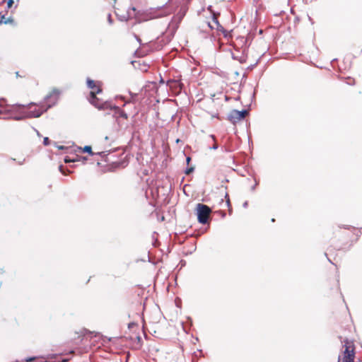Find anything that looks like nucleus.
<instances>
[{"mask_svg": "<svg viewBox=\"0 0 362 362\" xmlns=\"http://www.w3.org/2000/svg\"><path fill=\"white\" fill-rule=\"evenodd\" d=\"M343 358L341 355L338 357L337 362H354L355 358V347L354 342L349 341L348 339H345L343 341Z\"/></svg>", "mask_w": 362, "mask_h": 362, "instance_id": "f257e3e1", "label": "nucleus"}, {"mask_svg": "<svg viewBox=\"0 0 362 362\" xmlns=\"http://www.w3.org/2000/svg\"><path fill=\"white\" fill-rule=\"evenodd\" d=\"M102 93L101 88H97V90H92L90 93L88 98L89 102L98 110H107L112 109V105L107 101H102L97 96L96 94Z\"/></svg>", "mask_w": 362, "mask_h": 362, "instance_id": "f03ea898", "label": "nucleus"}, {"mask_svg": "<svg viewBox=\"0 0 362 362\" xmlns=\"http://www.w3.org/2000/svg\"><path fill=\"white\" fill-rule=\"evenodd\" d=\"M211 209L207 205L198 204L197 205V215L199 223L206 224L208 222Z\"/></svg>", "mask_w": 362, "mask_h": 362, "instance_id": "7ed1b4c3", "label": "nucleus"}, {"mask_svg": "<svg viewBox=\"0 0 362 362\" xmlns=\"http://www.w3.org/2000/svg\"><path fill=\"white\" fill-rule=\"evenodd\" d=\"M60 92L57 89H54L49 95L45 98V107L42 111V114L51 108L57 103Z\"/></svg>", "mask_w": 362, "mask_h": 362, "instance_id": "20e7f679", "label": "nucleus"}, {"mask_svg": "<svg viewBox=\"0 0 362 362\" xmlns=\"http://www.w3.org/2000/svg\"><path fill=\"white\" fill-rule=\"evenodd\" d=\"M42 115V111L37 110L35 113L32 111H23L21 112V115L19 116H16L13 117L16 120H21L25 118H33V117H39Z\"/></svg>", "mask_w": 362, "mask_h": 362, "instance_id": "39448f33", "label": "nucleus"}, {"mask_svg": "<svg viewBox=\"0 0 362 362\" xmlns=\"http://www.w3.org/2000/svg\"><path fill=\"white\" fill-rule=\"evenodd\" d=\"M228 119L233 124H235L238 122L240 121V117H238V110H231L228 116Z\"/></svg>", "mask_w": 362, "mask_h": 362, "instance_id": "423d86ee", "label": "nucleus"}, {"mask_svg": "<svg viewBox=\"0 0 362 362\" xmlns=\"http://www.w3.org/2000/svg\"><path fill=\"white\" fill-rule=\"evenodd\" d=\"M219 13L216 14L215 13H212V21L213 23L216 25L215 29L221 33H225L226 30L219 23L218 21V16Z\"/></svg>", "mask_w": 362, "mask_h": 362, "instance_id": "0eeeda50", "label": "nucleus"}, {"mask_svg": "<svg viewBox=\"0 0 362 362\" xmlns=\"http://www.w3.org/2000/svg\"><path fill=\"white\" fill-rule=\"evenodd\" d=\"M115 110V113L116 115H118V117H122L124 119H127L128 118V115L127 114L122 110L120 109V107L116 106V105H112V109L111 110Z\"/></svg>", "mask_w": 362, "mask_h": 362, "instance_id": "6e6552de", "label": "nucleus"}, {"mask_svg": "<svg viewBox=\"0 0 362 362\" xmlns=\"http://www.w3.org/2000/svg\"><path fill=\"white\" fill-rule=\"evenodd\" d=\"M232 58L235 60L238 61L241 64H243L246 62V57L243 52H242L240 54L232 53Z\"/></svg>", "mask_w": 362, "mask_h": 362, "instance_id": "1a4fd4ad", "label": "nucleus"}, {"mask_svg": "<svg viewBox=\"0 0 362 362\" xmlns=\"http://www.w3.org/2000/svg\"><path fill=\"white\" fill-rule=\"evenodd\" d=\"M156 12H159L158 14L154 16V18H160L165 16H167L170 13L169 11H167L165 8H158L156 11Z\"/></svg>", "mask_w": 362, "mask_h": 362, "instance_id": "9d476101", "label": "nucleus"}, {"mask_svg": "<svg viewBox=\"0 0 362 362\" xmlns=\"http://www.w3.org/2000/svg\"><path fill=\"white\" fill-rule=\"evenodd\" d=\"M87 86L89 88L92 89L94 91L97 90V88H100L99 86H96L95 82L93 80H91L90 78L87 79Z\"/></svg>", "mask_w": 362, "mask_h": 362, "instance_id": "9b49d317", "label": "nucleus"}, {"mask_svg": "<svg viewBox=\"0 0 362 362\" xmlns=\"http://www.w3.org/2000/svg\"><path fill=\"white\" fill-rule=\"evenodd\" d=\"M79 149L83 153H87L91 156L94 155L95 153L92 151V148L90 146H85L83 148L80 147Z\"/></svg>", "mask_w": 362, "mask_h": 362, "instance_id": "f8f14e48", "label": "nucleus"}, {"mask_svg": "<svg viewBox=\"0 0 362 362\" xmlns=\"http://www.w3.org/2000/svg\"><path fill=\"white\" fill-rule=\"evenodd\" d=\"M238 117H240V120L244 119L247 115L248 111L247 110H238Z\"/></svg>", "mask_w": 362, "mask_h": 362, "instance_id": "ddd939ff", "label": "nucleus"}, {"mask_svg": "<svg viewBox=\"0 0 362 362\" xmlns=\"http://www.w3.org/2000/svg\"><path fill=\"white\" fill-rule=\"evenodd\" d=\"M194 170V167H189V168H187L185 169V173L186 175H189L191 173H192Z\"/></svg>", "mask_w": 362, "mask_h": 362, "instance_id": "4468645a", "label": "nucleus"}, {"mask_svg": "<svg viewBox=\"0 0 362 362\" xmlns=\"http://www.w3.org/2000/svg\"><path fill=\"white\" fill-rule=\"evenodd\" d=\"M82 161L83 163H85V162L87 160V158L85 156H77L76 161Z\"/></svg>", "mask_w": 362, "mask_h": 362, "instance_id": "2eb2a0df", "label": "nucleus"}, {"mask_svg": "<svg viewBox=\"0 0 362 362\" xmlns=\"http://www.w3.org/2000/svg\"><path fill=\"white\" fill-rule=\"evenodd\" d=\"M45 107V104H40L39 108L35 109V110H31L33 112L35 113L37 110H42Z\"/></svg>", "mask_w": 362, "mask_h": 362, "instance_id": "dca6fc26", "label": "nucleus"}, {"mask_svg": "<svg viewBox=\"0 0 362 362\" xmlns=\"http://www.w3.org/2000/svg\"><path fill=\"white\" fill-rule=\"evenodd\" d=\"M206 25L207 26L211 29V30H213V29H215V25H214L213 22L211 23V22H207L206 23Z\"/></svg>", "mask_w": 362, "mask_h": 362, "instance_id": "f3484780", "label": "nucleus"}, {"mask_svg": "<svg viewBox=\"0 0 362 362\" xmlns=\"http://www.w3.org/2000/svg\"><path fill=\"white\" fill-rule=\"evenodd\" d=\"M13 21V20L12 18H6V20H4L3 23L8 24V23H12Z\"/></svg>", "mask_w": 362, "mask_h": 362, "instance_id": "a211bd4d", "label": "nucleus"}, {"mask_svg": "<svg viewBox=\"0 0 362 362\" xmlns=\"http://www.w3.org/2000/svg\"><path fill=\"white\" fill-rule=\"evenodd\" d=\"M223 34V36L224 37L226 38H229L230 37L231 35H230V32H228L226 30V32L225 33H222Z\"/></svg>", "mask_w": 362, "mask_h": 362, "instance_id": "6ab92c4d", "label": "nucleus"}, {"mask_svg": "<svg viewBox=\"0 0 362 362\" xmlns=\"http://www.w3.org/2000/svg\"><path fill=\"white\" fill-rule=\"evenodd\" d=\"M64 162H65V163L76 162V158H75V159H72V160H71V159H69L68 157H66V158H64Z\"/></svg>", "mask_w": 362, "mask_h": 362, "instance_id": "aec40b11", "label": "nucleus"}, {"mask_svg": "<svg viewBox=\"0 0 362 362\" xmlns=\"http://www.w3.org/2000/svg\"><path fill=\"white\" fill-rule=\"evenodd\" d=\"M43 144H44V145H45V146H47V145L49 144V138H48V137H45V138H44Z\"/></svg>", "mask_w": 362, "mask_h": 362, "instance_id": "412c9836", "label": "nucleus"}, {"mask_svg": "<svg viewBox=\"0 0 362 362\" xmlns=\"http://www.w3.org/2000/svg\"><path fill=\"white\" fill-rule=\"evenodd\" d=\"M347 83H348V84H349V85H353V84H354V79L351 78H348Z\"/></svg>", "mask_w": 362, "mask_h": 362, "instance_id": "4be33fe9", "label": "nucleus"}, {"mask_svg": "<svg viewBox=\"0 0 362 362\" xmlns=\"http://www.w3.org/2000/svg\"><path fill=\"white\" fill-rule=\"evenodd\" d=\"M13 4V0H8L7 2V7L10 8Z\"/></svg>", "mask_w": 362, "mask_h": 362, "instance_id": "5701e85b", "label": "nucleus"}, {"mask_svg": "<svg viewBox=\"0 0 362 362\" xmlns=\"http://www.w3.org/2000/svg\"><path fill=\"white\" fill-rule=\"evenodd\" d=\"M107 20H108V22L112 24V17H111V14L109 13L108 14V16H107Z\"/></svg>", "mask_w": 362, "mask_h": 362, "instance_id": "b1692460", "label": "nucleus"}, {"mask_svg": "<svg viewBox=\"0 0 362 362\" xmlns=\"http://www.w3.org/2000/svg\"><path fill=\"white\" fill-rule=\"evenodd\" d=\"M190 161H191V158L189 156H187L186 158L187 164L189 165Z\"/></svg>", "mask_w": 362, "mask_h": 362, "instance_id": "393cba45", "label": "nucleus"}, {"mask_svg": "<svg viewBox=\"0 0 362 362\" xmlns=\"http://www.w3.org/2000/svg\"><path fill=\"white\" fill-rule=\"evenodd\" d=\"M243 206L244 208H247L248 206V202L247 201H245L243 204Z\"/></svg>", "mask_w": 362, "mask_h": 362, "instance_id": "a878e982", "label": "nucleus"}, {"mask_svg": "<svg viewBox=\"0 0 362 362\" xmlns=\"http://www.w3.org/2000/svg\"><path fill=\"white\" fill-rule=\"evenodd\" d=\"M257 185V182H256L255 184L251 187V190L254 191L255 189V187Z\"/></svg>", "mask_w": 362, "mask_h": 362, "instance_id": "bb28decb", "label": "nucleus"}, {"mask_svg": "<svg viewBox=\"0 0 362 362\" xmlns=\"http://www.w3.org/2000/svg\"><path fill=\"white\" fill-rule=\"evenodd\" d=\"M212 148V149H214V150H216V149H217V148H218V146H217L216 144H214V145L212 146V148Z\"/></svg>", "mask_w": 362, "mask_h": 362, "instance_id": "cd10ccee", "label": "nucleus"}, {"mask_svg": "<svg viewBox=\"0 0 362 362\" xmlns=\"http://www.w3.org/2000/svg\"><path fill=\"white\" fill-rule=\"evenodd\" d=\"M129 94L131 95L132 98H133L136 95V94H133L132 93L129 92Z\"/></svg>", "mask_w": 362, "mask_h": 362, "instance_id": "c85d7f7f", "label": "nucleus"}, {"mask_svg": "<svg viewBox=\"0 0 362 362\" xmlns=\"http://www.w3.org/2000/svg\"><path fill=\"white\" fill-rule=\"evenodd\" d=\"M0 20H6V18H5V16L3 15V16H1Z\"/></svg>", "mask_w": 362, "mask_h": 362, "instance_id": "c756f323", "label": "nucleus"}, {"mask_svg": "<svg viewBox=\"0 0 362 362\" xmlns=\"http://www.w3.org/2000/svg\"><path fill=\"white\" fill-rule=\"evenodd\" d=\"M62 169H63V166H62V165H60V166H59V170H60L62 173H64V172H63Z\"/></svg>", "mask_w": 362, "mask_h": 362, "instance_id": "7c9ffc66", "label": "nucleus"}, {"mask_svg": "<svg viewBox=\"0 0 362 362\" xmlns=\"http://www.w3.org/2000/svg\"><path fill=\"white\" fill-rule=\"evenodd\" d=\"M33 359H35V358H30L27 359L26 361H32V360H33Z\"/></svg>", "mask_w": 362, "mask_h": 362, "instance_id": "2f4dec72", "label": "nucleus"}, {"mask_svg": "<svg viewBox=\"0 0 362 362\" xmlns=\"http://www.w3.org/2000/svg\"><path fill=\"white\" fill-rule=\"evenodd\" d=\"M130 102H133V100H130V101H127V102H125V103L124 104V106L126 104H127V103H130Z\"/></svg>", "mask_w": 362, "mask_h": 362, "instance_id": "473e14b6", "label": "nucleus"}, {"mask_svg": "<svg viewBox=\"0 0 362 362\" xmlns=\"http://www.w3.org/2000/svg\"><path fill=\"white\" fill-rule=\"evenodd\" d=\"M308 18H309V21L311 22V23H313L312 18L310 17H308Z\"/></svg>", "mask_w": 362, "mask_h": 362, "instance_id": "72a5a7b5", "label": "nucleus"}, {"mask_svg": "<svg viewBox=\"0 0 362 362\" xmlns=\"http://www.w3.org/2000/svg\"><path fill=\"white\" fill-rule=\"evenodd\" d=\"M16 106H18V107H25V105H16Z\"/></svg>", "mask_w": 362, "mask_h": 362, "instance_id": "f704fd0d", "label": "nucleus"}, {"mask_svg": "<svg viewBox=\"0 0 362 362\" xmlns=\"http://www.w3.org/2000/svg\"><path fill=\"white\" fill-rule=\"evenodd\" d=\"M136 40H137V41H139V42H141V40H140L138 37H136Z\"/></svg>", "mask_w": 362, "mask_h": 362, "instance_id": "c9c22d12", "label": "nucleus"}, {"mask_svg": "<svg viewBox=\"0 0 362 362\" xmlns=\"http://www.w3.org/2000/svg\"><path fill=\"white\" fill-rule=\"evenodd\" d=\"M119 98H121L122 100H124V98L123 96H119Z\"/></svg>", "mask_w": 362, "mask_h": 362, "instance_id": "e433bc0d", "label": "nucleus"}, {"mask_svg": "<svg viewBox=\"0 0 362 362\" xmlns=\"http://www.w3.org/2000/svg\"><path fill=\"white\" fill-rule=\"evenodd\" d=\"M35 105V103H30L28 105H29V106H31V105Z\"/></svg>", "mask_w": 362, "mask_h": 362, "instance_id": "4c0bfd02", "label": "nucleus"}, {"mask_svg": "<svg viewBox=\"0 0 362 362\" xmlns=\"http://www.w3.org/2000/svg\"><path fill=\"white\" fill-rule=\"evenodd\" d=\"M4 20H0V25L3 23Z\"/></svg>", "mask_w": 362, "mask_h": 362, "instance_id": "58836bf2", "label": "nucleus"}, {"mask_svg": "<svg viewBox=\"0 0 362 362\" xmlns=\"http://www.w3.org/2000/svg\"><path fill=\"white\" fill-rule=\"evenodd\" d=\"M227 204H230L229 199H228V200H227Z\"/></svg>", "mask_w": 362, "mask_h": 362, "instance_id": "ea45409f", "label": "nucleus"}, {"mask_svg": "<svg viewBox=\"0 0 362 362\" xmlns=\"http://www.w3.org/2000/svg\"><path fill=\"white\" fill-rule=\"evenodd\" d=\"M59 149H63V148H64V147H63V146H60V147H59Z\"/></svg>", "mask_w": 362, "mask_h": 362, "instance_id": "a19ab883", "label": "nucleus"}, {"mask_svg": "<svg viewBox=\"0 0 362 362\" xmlns=\"http://www.w3.org/2000/svg\"><path fill=\"white\" fill-rule=\"evenodd\" d=\"M225 197L226 198L228 197V194L226 193Z\"/></svg>", "mask_w": 362, "mask_h": 362, "instance_id": "79ce46f5", "label": "nucleus"}, {"mask_svg": "<svg viewBox=\"0 0 362 362\" xmlns=\"http://www.w3.org/2000/svg\"><path fill=\"white\" fill-rule=\"evenodd\" d=\"M272 222H274V221H275V219H274V218H272Z\"/></svg>", "mask_w": 362, "mask_h": 362, "instance_id": "37998d69", "label": "nucleus"}]
</instances>
